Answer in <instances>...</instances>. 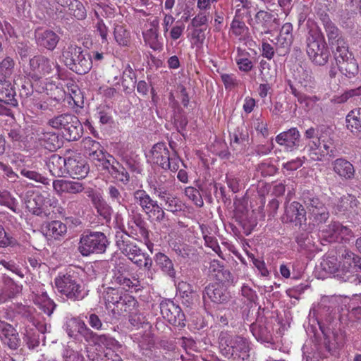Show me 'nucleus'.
<instances>
[{
    "mask_svg": "<svg viewBox=\"0 0 361 361\" xmlns=\"http://www.w3.org/2000/svg\"><path fill=\"white\" fill-rule=\"evenodd\" d=\"M48 124L53 128L63 130L68 140H77L82 133V126L77 116L62 114L50 118Z\"/></svg>",
    "mask_w": 361,
    "mask_h": 361,
    "instance_id": "obj_8",
    "label": "nucleus"
},
{
    "mask_svg": "<svg viewBox=\"0 0 361 361\" xmlns=\"http://www.w3.org/2000/svg\"><path fill=\"white\" fill-rule=\"evenodd\" d=\"M114 37L116 42L121 47H127L130 44V33L121 25H116L114 30Z\"/></svg>",
    "mask_w": 361,
    "mask_h": 361,
    "instance_id": "obj_57",
    "label": "nucleus"
},
{
    "mask_svg": "<svg viewBox=\"0 0 361 361\" xmlns=\"http://www.w3.org/2000/svg\"><path fill=\"white\" fill-rule=\"evenodd\" d=\"M306 27L307 30V54L314 64L324 66L330 56L324 37L314 20L308 18Z\"/></svg>",
    "mask_w": 361,
    "mask_h": 361,
    "instance_id": "obj_4",
    "label": "nucleus"
},
{
    "mask_svg": "<svg viewBox=\"0 0 361 361\" xmlns=\"http://www.w3.org/2000/svg\"><path fill=\"white\" fill-rule=\"evenodd\" d=\"M32 293L34 303L44 314L51 316L56 307V304L47 295L44 286H39L38 288L33 290Z\"/></svg>",
    "mask_w": 361,
    "mask_h": 361,
    "instance_id": "obj_25",
    "label": "nucleus"
},
{
    "mask_svg": "<svg viewBox=\"0 0 361 361\" xmlns=\"http://www.w3.org/2000/svg\"><path fill=\"white\" fill-rule=\"evenodd\" d=\"M250 54L245 49L238 48L235 61L241 72L248 73L253 68L254 63L250 59Z\"/></svg>",
    "mask_w": 361,
    "mask_h": 361,
    "instance_id": "obj_46",
    "label": "nucleus"
},
{
    "mask_svg": "<svg viewBox=\"0 0 361 361\" xmlns=\"http://www.w3.org/2000/svg\"><path fill=\"white\" fill-rule=\"evenodd\" d=\"M32 293L34 303L44 314L51 316L56 307V304L47 295L44 286H39L38 288L33 290Z\"/></svg>",
    "mask_w": 361,
    "mask_h": 361,
    "instance_id": "obj_24",
    "label": "nucleus"
},
{
    "mask_svg": "<svg viewBox=\"0 0 361 361\" xmlns=\"http://www.w3.org/2000/svg\"><path fill=\"white\" fill-rule=\"evenodd\" d=\"M300 133L297 128H290L280 133L276 137V142L288 152L296 149L300 143Z\"/></svg>",
    "mask_w": 361,
    "mask_h": 361,
    "instance_id": "obj_21",
    "label": "nucleus"
},
{
    "mask_svg": "<svg viewBox=\"0 0 361 361\" xmlns=\"http://www.w3.org/2000/svg\"><path fill=\"white\" fill-rule=\"evenodd\" d=\"M0 339L11 349H16L19 345L18 334L9 324L0 320Z\"/></svg>",
    "mask_w": 361,
    "mask_h": 361,
    "instance_id": "obj_30",
    "label": "nucleus"
},
{
    "mask_svg": "<svg viewBox=\"0 0 361 361\" xmlns=\"http://www.w3.org/2000/svg\"><path fill=\"white\" fill-rule=\"evenodd\" d=\"M303 202L307 210L310 219L317 225L326 222L329 217V212L324 204L310 192L303 193Z\"/></svg>",
    "mask_w": 361,
    "mask_h": 361,
    "instance_id": "obj_15",
    "label": "nucleus"
},
{
    "mask_svg": "<svg viewBox=\"0 0 361 361\" xmlns=\"http://www.w3.org/2000/svg\"><path fill=\"white\" fill-rule=\"evenodd\" d=\"M242 17L234 16L230 25V32L239 39H245L248 34V27L243 21Z\"/></svg>",
    "mask_w": 361,
    "mask_h": 361,
    "instance_id": "obj_54",
    "label": "nucleus"
},
{
    "mask_svg": "<svg viewBox=\"0 0 361 361\" xmlns=\"http://www.w3.org/2000/svg\"><path fill=\"white\" fill-rule=\"evenodd\" d=\"M0 205L5 206L15 213H19L18 202L7 190L0 191Z\"/></svg>",
    "mask_w": 361,
    "mask_h": 361,
    "instance_id": "obj_59",
    "label": "nucleus"
},
{
    "mask_svg": "<svg viewBox=\"0 0 361 361\" xmlns=\"http://www.w3.org/2000/svg\"><path fill=\"white\" fill-rule=\"evenodd\" d=\"M354 57L353 54L349 51L348 45L342 39H337V46L335 52L336 63L339 64Z\"/></svg>",
    "mask_w": 361,
    "mask_h": 361,
    "instance_id": "obj_56",
    "label": "nucleus"
},
{
    "mask_svg": "<svg viewBox=\"0 0 361 361\" xmlns=\"http://www.w3.org/2000/svg\"><path fill=\"white\" fill-rule=\"evenodd\" d=\"M34 328L27 331L25 335V341L30 349H34L37 347L40 343L44 345V334L50 331V324L43 321H33Z\"/></svg>",
    "mask_w": 361,
    "mask_h": 361,
    "instance_id": "obj_19",
    "label": "nucleus"
},
{
    "mask_svg": "<svg viewBox=\"0 0 361 361\" xmlns=\"http://www.w3.org/2000/svg\"><path fill=\"white\" fill-rule=\"evenodd\" d=\"M15 64L13 58L10 56L5 57L0 61V75L4 79L10 78L13 73Z\"/></svg>",
    "mask_w": 361,
    "mask_h": 361,
    "instance_id": "obj_60",
    "label": "nucleus"
},
{
    "mask_svg": "<svg viewBox=\"0 0 361 361\" xmlns=\"http://www.w3.org/2000/svg\"><path fill=\"white\" fill-rule=\"evenodd\" d=\"M319 236L328 243H348L354 238V233L350 226L332 221L319 230Z\"/></svg>",
    "mask_w": 361,
    "mask_h": 361,
    "instance_id": "obj_12",
    "label": "nucleus"
},
{
    "mask_svg": "<svg viewBox=\"0 0 361 361\" xmlns=\"http://www.w3.org/2000/svg\"><path fill=\"white\" fill-rule=\"evenodd\" d=\"M90 171V166L86 160L80 154H75L68 158L67 175L74 179L85 178Z\"/></svg>",
    "mask_w": 361,
    "mask_h": 361,
    "instance_id": "obj_20",
    "label": "nucleus"
},
{
    "mask_svg": "<svg viewBox=\"0 0 361 361\" xmlns=\"http://www.w3.org/2000/svg\"><path fill=\"white\" fill-rule=\"evenodd\" d=\"M62 56L65 65L79 75L91 69V61L86 59V52L80 47L71 44L63 51Z\"/></svg>",
    "mask_w": 361,
    "mask_h": 361,
    "instance_id": "obj_11",
    "label": "nucleus"
},
{
    "mask_svg": "<svg viewBox=\"0 0 361 361\" xmlns=\"http://www.w3.org/2000/svg\"><path fill=\"white\" fill-rule=\"evenodd\" d=\"M0 102L13 107L18 105L15 87L6 79H0Z\"/></svg>",
    "mask_w": 361,
    "mask_h": 361,
    "instance_id": "obj_35",
    "label": "nucleus"
},
{
    "mask_svg": "<svg viewBox=\"0 0 361 361\" xmlns=\"http://www.w3.org/2000/svg\"><path fill=\"white\" fill-rule=\"evenodd\" d=\"M221 353L233 361H250V342L247 338L228 331H221L218 338Z\"/></svg>",
    "mask_w": 361,
    "mask_h": 361,
    "instance_id": "obj_5",
    "label": "nucleus"
},
{
    "mask_svg": "<svg viewBox=\"0 0 361 361\" xmlns=\"http://www.w3.org/2000/svg\"><path fill=\"white\" fill-rule=\"evenodd\" d=\"M124 294L126 293H123L118 288L108 287L103 291L101 298L104 300L106 309L112 312L114 307L118 304Z\"/></svg>",
    "mask_w": 361,
    "mask_h": 361,
    "instance_id": "obj_37",
    "label": "nucleus"
},
{
    "mask_svg": "<svg viewBox=\"0 0 361 361\" xmlns=\"http://www.w3.org/2000/svg\"><path fill=\"white\" fill-rule=\"evenodd\" d=\"M307 154L313 161H321L326 155L334 156L335 146L331 129L325 126L310 128L305 133Z\"/></svg>",
    "mask_w": 361,
    "mask_h": 361,
    "instance_id": "obj_3",
    "label": "nucleus"
},
{
    "mask_svg": "<svg viewBox=\"0 0 361 361\" xmlns=\"http://www.w3.org/2000/svg\"><path fill=\"white\" fill-rule=\"evenodd\" d=\"M116 245L120 251L139 268L149 270L152 265V258L121 232L116 235Z\"/></svg>",
    "mask_w": 361,
    "mask_h": 361,
    "instance_id": "obj_7",
    "label": "nucleus"
},
{
    "mask_svg": "<svg viewBox=\"0 0 361 361\" xmlns=\"http://www.w3.org/2000/svg\"><path fill=\"white\" fill-rule=\"evenodd\" d=\"M148 183L154 194L160 200L164 201L171 195L162 184L156 181L154 178H150L148 180Z\"/></svg>",
    "mask_w": 361,
    "mask_h": 361,
    "instance_id": "obj_61",
    "label": "nucleus"
},
{
    "mask_svg": "<svg viewBox=\"0 0 361 361\" xmlns=\"http://www.w3.org/2000/svg\"><path fill=\"white\" fill-rule=\"evenodd\" d=\"M277 48H288L293 42V25L286 23L281 28L279 35L272 40Z\"/></svg>",
    "mask_w": 361,
    "mask_h": 361,
    "instance_id": "obj_39",
    "label": "nucleus"
},
{
    "mask_svg": "<svg viewBox=\"0 0 361 361\" xmlns=\"http://www.w3.org/2000/svg\"><path fill=\"white\" fill-rule=\"evenodd\" d=\"M146 329L145 331L140 330L133 336L134 341L137 343L143 354H147L145 351L150 350L154 345V338L149 330V327Z\"/></svg>",
    "mask_w": 361,
    "mask_h": 361,
    "instance_id": "obj_43",
    "label": "nucleus"
},
{
    "mask_svg": "<svg viewBox=\"0 0 361 361\" xmlns=\"http://www.w3.org/2000/svg\"><path fill=\"white\" fill-rule=\"evenodd\" d=\"M107 240L105 235L101 232H92L80 237L78 250L83 256L92 253H102L106 247Z\"/></svg>",
    "mask_w": 361,
    "mask_h": 361,
    "instance_id": "obj_14",
    "label": "nucleus"
},
{
    "mask_svg": "<svg viewBox=\"0 0 361 361\" xmlns=\"http://www.w3.org/2000/svg\"><path fill=\"white\" fill-rule=\"evenodd\" d=\"M35 39L38 46L53 51L56 47L60 37L53 30L38 29L35 31Z\"/></svg>",
    "mask_w": 361,
    "mask_h": 361,
    "instance_id": "obj_26",
    "label": "nucleus"
},
{
    "mask_svg": "<svg viewBox=\"0 0 361 361\" xmlns=\"http://www.w3.org/2000/svg\"><path fill=\"white\" fill-rule=\"evenodd\" d=\"M67 164L68 158L65 159L59 155L54 154L49 158L47 166L52 176L63 177L67 176Z\"/></svg>",
    "mask_w": 361,
    "mask_h": 361,
    "instance_id": "obj_36",
    "label": "nucleus"
},
{
    "mask_svg": "<svg viewBox=\"0 0 361 361\" xmlns=\"http://www.w3.org/2000/svg\"><path fill=\"white\" fill-rule=\"evenodd\" d=\"M67 90L65 91L69 95V98L71 99L75 105L79 106V102L82 99L81 92L78 86L73 82H68L66 84Z\"/></svg>",
    "mask_w": 361,
    "mask_h": 361,
    "instance_id": "obj_64",
    "label": "nucleus"
},
{
    "mask_svg": "<svg viewBox=\"0 0 361 361\" xmlns=\"http://www.w3.org/2000/svg\"><path fill=\"white\" fill-rule=\"evenodd\" d=\"M317 15L323 23L329 41L333 42L334 40H337L339 30L330 20L329 15L325 11H320V9L317 11Z\"/></svg>",
    "mask_w": 361,
    "mask_h": 361,
    "instance_id": "obj_47",
    "label": "nucleus"
},
{
    "mask_svg": "<svg viewBox=\"0 0 361 361\" xmlns=\"http://www.w3.org/2000/svg\"><path fill=\"white\" fill-rule=\"evenodd\" d=\"M228 298V293L219 283L208 285L203 294V299L205 302L210 300L214 303H224L227 301Z\"/></svg>",
    "mask_w": 361,
    "mask_h": 361,
    "instance_id": "obj_29",
    "label": "nucleus"
},
{
    "mask_svg": "<svg viewBox=\"0 0 361 361\" xmlns=\"http://www.w3.org/2000/svg\"><path fill=\"white\" fill-rule=\"evenodd\" d=\"M137 302L136 300L129 294H124L121 301L114 307L113 314L116 316L133 314L137 312Z\"/></svg>",
    "mask_w": 361,
    "mask_h": 361,
    "instance_id": "obj_32",
    "label": "nucleus"
},
{
    "mask_svg": "<svg viewBox=\"0 0 361 361\" xmlns=\"http://www.w3.org/2000/svg\"><path fill=\"white\" fill-rule=\"evenodd\" d=\"M135 202L141 207L143 212L153 221H161L165 218L163 208L157 201L154 200L144 190H137L133 194Z\"/></svg>",
    "mask_w": 361,
    "mask_h": 361,
    "instance_id": "obj_13",
    "label": "nucleus"
},
{
    "mask_svg": "<svg viewBox=\"0 0 361 361\" xmlns=\"http://www.w3.org/2000/svg\"><path fill=\"white\" fill-rule=\"evenodd\" d=\"M340 72L346 78L351 79L355 78L359 72V65L355 57L337 64Z\"/></svg>",
    "mask_w": 361,
    "mask_h": 361,
    "instance_id": "obj_53",
    "label": "nucleus"
},
{
    "mask_svg": "<svg viewBox=\"0 0 361 361\" xmlns=\"http://www.w3.org/2000/svg\"><path fill=\"white\" fill-rule=\"evenodd\" d=\"M92 202L98 214L106 220L109 221L111 219L113 209L99 195H94L92 197Z\"/></svg>",
    "mask_w": 361,
    "mask_h": 361,
    "instance_id": "obj_52",
    "label": "nucleus"
},
{
    "mask_svg": "<svg viewBox=\"0 0 361 361\" xmlns=\"http://www.w3.org/2000/svg\"><path fill=\"white\" fill-rule=\"evenodd\" d=\"M348 305V321L352 324L361 322V305L358 302L351 303V300Z\"/></svg>",
    "mask_w": 361,
    "mask_h": 361,
    "instance_id": "obj_62",
    "label": "nucleus"
},
{
    "mask_svg": "<svg viewBox=\"0 0 361 361\" xmlns=\"http://www.w3.org/2000/svg\"><path fill=\"white\" fill-rule=\"evenodd\" d=\"M61 68L56 61H51L43 55L35 56L30 60L27 76L35 82L48 80L53 77L61 78Z\"/></svg>",
    "mask_w": 361,
    "mask_h": 361,
    "instance_id": "obj_6",
    "label": "nucleus"
},
{
    "mask_svg": "<svg viewBox=\"0 0 361 361\" xmlns=\"http://www.w3.org/2000/svg\"><path fill=\"white\" fill-rule=\"evenodd\" d=\"M22 157L23 156L19 154L15 156V159L11 160V163L16 166L21 176L44 185H49L50 180L47 177L30 168L29 166L21 165V163L23 161Z\"/></svg>",
    "mask_w": 361,
    "mask_h": 361,
    "instance_id": "obj_22",
    "label": "nucleus"
},
{
    "mask_svg": "<svg viewBox=\"0 0 361 361\" xmlns=\"http://www.w3.org/2000/svg\"><path fill=\"white\" fill-rule=\"evenodd\" d=\"M293 78L304 87H312L314 85V78L311 70L302 66L296 67L293 72Z\"/></svg>",
    "mask_w": 361,
    "mask_h": 361,
    "instance_id": "obj_44",
    "label": "nucleus"
},
{
    "mask_svg": "<svg viewBox=\"0 0 361 361\" xmlns=\"http://www.w3.org/2000/svg\"><path fill=\"white\" fill-rule=\"evenodd\" d=\"M146 157L149 162L171 171H176L179 169L181 161L177 156H170L169 150L165 142H158L154 145L146 154Z\"/></svg>",
    "mask_w": 361,
    "mask_h": 361,
    "instance_id": "obj_10",
    "label": "nucleus"
},
{
    "mask_svg": "<svg viewBox=\"0 0 361 361\" xmlns=\"http://www.w3.org/2000/svg\"><path fill=\"white\" fill-rule=\"evenodd\" d=\"M160 312L163 318L170 324L183 327L185 326V315L180 307L169 299L161 300L159 304Z\"/></svg>",
    "mask_w": 361,
    "mask_h": 361,
    "instance_id": "obj_17",
    "label": "nucleus"
},
{
    "mask_svg": "<svg viewBox=\"0 0 361 361\" xmlns=\"http://www.w3.org/2000/svg\"><path fill=\"white\" fill-rule=\"evenodd\" d=\"M47 237L53 238L55 240H59L63 237L67 232V226L61 221H52L46 224L42 227Z\"/></svg>",
    "mask_w": 361,
    "mask_h": 361,
    "instance_id": "obj_42",
    "label": "nucleus"
},
{
    "mask_svg": "<svg viewBox=\"0 0 361 361\" xmlns=\"http://www.w3.org/2000/svg\"><path fill=\"white\" fill-rule=\"evenodd\" d=\"M123 234L139 241L143 243L147 249L152 252L154 244L150 241L149 238V230L147 224L141 218H137L134 221L128 223V230Z\"/></svg>",
    "mask_w": 361,
    "mask_h": 361,
    "instance_id": "obj_18",
    "label": "nucleus"
},
{
    "mask_svg": "<svg viewBox=\"0 0 361 361\" xmlns=\"http://www.w3.org/2000/svg\"><path fill=\"white\" fill-rule=\"evenodd\" d=\"M145 42L152 49L159 51L163 47V44L159 39V20L154 19L150 23V27L142 32Z\"/></svg>",
    "mask_w": 361,
    "mask_h": 361,
    "instance_id": "obj_31",
    "label": "nucleus"
},
{
    "mask_svg": "<svg viewBox=\"0 0 361 361\" xmlns=\"http://www.w3.org/2000/svg\"><path fill=\"white\" fill-rule=\"evenodd\" d=\"M94 341L101 348H106V352L121 351L122 348L118 341L109 335H97Z\"/></svg>",
    "mask_w": 361,
    "mask_h": 361,
    "instance_id": "obj_50",
    "label": "nucleus"
},
{
    "mask_svg": "<svg viewBox=\"0 0 361 361\" xmlns=\"http://www.w3.org/2000/svg\"><path fill=\"white\" fill-rule=\"evenodd\" d=\"M109 165L106 167L102 166L104 170L108 171L111 176L117 183H121L123 185L128 183L130 180V176L126 169L121 166L113 157V160H109Z\"/></svg>",
    "mask_w": 361,
    "mask_h": 361,
    "instance_id": "obj_34",
    "label": "nucleus"
},
{
    "mask_svg": "<svg viewBox=\"0 0 361 361\" xmlns=\"http://www.w3.org/2000/svg\"><path fill=\"white\" fill-rule=\"evenodd\" d=\"M332 170L341 180H353L355 175L353 164L345 158H337L332 163Z\"/></svg>",
    "mask_w": 361,
    "mask_h": 361,
    "instance_id": "obj_27",
    "label": "nucleus"
},
{
    "mask_svg": "<svg viewBox=\"0 0 361 361\" xmlns=\"http://www.w3.org/2000/svg\"><path fill=\"white\" fill-rule=\"evenodd\" d=\"M336 302L328 296L322 298L317 307L310 311L308 322L304 324L306 332L312 338L303 347V361H319L336 348L337 341L334 331Z\"/></svg>",
    "mask_w": 361,
    "mask_h": 361,
    "instance_id": "obj_1",
    "label": "nucleus"
},
{
    "mask_svg": "<svg viewBox=\"0 0 361 361\" xmlns=\"http://www.w3.org/2000/svg\"><path fill=\"white\" fill-rule=\"evenodd\" d=\"M185 195L197 207H202L204 202L200 191L194 187H187L185 189Z\"/></svg>",
    "mask_w": 361,
    "mask_h": 361,
    "instance_id": "obj_63",
    "label": "nucleus"
},
{
    "mask_svg": "<svg viewBox=\"0 0 361 361\" xmlns=\"http://www.w3.org/2000/svg\"><path fill=\"white\" fill-rule=\"evenodd\" d=\"M95 18L97 22L94 23V28L96 35L101 38L102 43L108 44L109 28L104 20L99 16V11L95 10Z\"/></svg>",
    "mask_w": 361,
    "mask_h": 361,
    "instance_id": "obj_58",
    "label": "nucleus"
},
{
    "mask_svg": "<svg viewBox=\"0 0 361 361\" xmlns=\"http://www.w3.org/2000/svg\"><path fill=\"white\" fill-rule=\"evenodd\" d=\"M306 212L298 202H293L286 207L283 220L301 225L306 220Z\"/></svg>",
    "mask_w": 361,
    "mask_h": 361,
    "instance_id": "obj_28",
    "label": "nucleus"
},
{
    "mask_svg": "<svg viewBox=\"0 0 361 361\" xmlns=\"http://www.w3.org/2000/svg\"><path fill=\"white\" fill-rule=\"evenodd\" d=\"M54 284L57 290L68 299L80 300L86 295L80 280L75 275L59 274L54 279Z\"/></svg>",
    "mask_w": 361,
    "mask_h": 361,
    "instance_id": "obj_9",
    "label": "nucleus"
},
{
    "mask_svg": "<svg viewBox=\"0 0 361 361\" xmlns=\"http://www.w3.org/2000/svg\"><path fill=\"white\" fill-rule=\"evenodd\" d=\"M53 188L56 194L61 195L63 193L78 194L83 191L85 187L82 183L63 179L53 181Z\"/></svg>",
    "mask_w": 361,
    "mask_h": 361,
    "instance_id": "obj_33",
    "label": "nucleus"
},
{
    "mask_svg": "<svg viewBox=\"0 0 361 361\" xmlns=\"http://www.w3.org/2000/svg\"><path fill=\"white\" fill-rule=\"evenodd\" d=\"M82 146L90 159L96 166L106 167L110 164L109 160H113V156L104 151L100 143L90 137L82 140Z\"/></svg>",
    "mask_w": 361,
    "mask_h": 361,
    "instance_id": "obj_16",
    "label": "nucleus"
},
{
    "mask_svg": "<svg viewBox=\"0 0 361 361\" xmlns=\"http://www.w3.org/2000/svg\"><path fill=\"white\" fill-rule=\"evenodd\" d=\"M345 123L348 130L361 138V108L351 110L345 117Z\"/></svg>",
    "mask_w": 361,
    "mask_h": 361,
    "instance_id": "obj_38",
    "label": "nucleus"
},
{
    "mask_svg": "<svg viewBox=\"0 0 361 361\" xmlns=\"http://www.w3.org/2000/svg\"><path fill=\"white\" fill-rule=\"evenodd\" d=\"M58 4L62 6H68L70 13L76 19L82 20L86 18V9L79 0H59Z\"/></svg>",
    "mask_w": 361,
    "mask_h": 361,
    "instance_id": "obj_45",
    "label": "nucleus"
},
{
    "mask_svg": "<svg viewBox=\"0 0 361 361\" xmlns=\"http://www.w3.org/2000/svg\"><path fill=\"white\" fill-rule=\"evenodd\" d=\"M154 261L161 270L171 278H174L176 271L171 259L165 254L158 252L154 255Z\"/></svg>",
    "mask_w": 361,
    "mask_h": 361,
    "instance_id": "obj_49",
    "label": "nucleus"
},
{
    "mask_svg": "<svg viewBox=\"0 0 361 361\" xmlns=\"http://www.w3.org/2000/svg\"><path fill=\"white\" fill-rule=\"evenodd\" d=\"M66 332L68 335L75 339L78 335L85 336L87 334H92V332L87 327L85 322L80 319H71L66 324Z\"/></svg>",
    "mask_w": 361,
    "mask_h": 361,
    "instance_id": "obj_40",
    "label": "nucleus"
},
{
    "mask_svg": "<svg viewBox=\"0 0 361 361\" xmlns=\"http://www.w3.org/2000/svg\"><path fill=\"white\" fill-rule=\"evenodd\" d=\"M209 273L211 276L219 283L227 280L229 275V272L224 270L223 264L216 259H214L209 263Z\"/></svg>",
    "mask_w": 361,
    "mask_h": 361,
    "instance_id": "obj_55",
    "label": "nucleus"
},
{
    "mask_svg": "<svg viewBox=\"0 0 361 361\" xmlns=\"http://www.w3.org/2000/svg\"><path fill=\"white\" fill-rule=\"evenodd\" d=\"M250 331L257 341L261 343H270L272 336L271 331L260 322L253 323L250 326Z\"/></svg>",
    "mask_w": 361,
    "mask_h": 361,
    "instance_id": "obj_48",
    "label": "nucleus"
},
{
    "mask_svg": "<svg viewBox=\"0 0 361 361\" xmlns=\"http://www.w3.org/2000/svg\"><path fill=\"white\" fill-rule=\"evenodd\" d=\"M320 267L326 273L333 274L341 281L361 283V257L348 249L341 250L337 257L326 255Z\"/></svg>",
    "mask_w": 361,
    "mask_h": 361,
    "instance_id": "obj_2",
    "label": "nucleus"
},
{
    "mask_svg": "<svg viewBox=\"0 0 361 361\" xmlns=\"http://www.w3.org/2000/svg\"><path fill=\"white\" fill-rule=\"evenodd\" d=\"M40 144L44 148L54 152L60 147L61 142L59 135L53 132H44L39 137Z\"/></svg>",
    "mask_w": 361,
    "mask_h": 361,
    "instance_id": "obj_51",
    "label": "nucleus"
},
{
    "mask_svg": "<svg viewBox=\"0 0 361 361\" xmlns=\"http://www.w3.org/2000/svg\"><path fill=\"white\" fill-rule=\"evenodd\" d=\"M121 269L122 267H118L113 271L111 283L118 285L121 289L126 291H137L140 290V282L138 279L135 277L128 278Z\"/></svg>",
    "mask_w": 361,
    "mask_h": 361,
    "instance_id": "obj_23",
    "label": "nucleus"
},
{
    "mask_svg": "<svg viewBox=\"0 0 361 361\" xmlns=\"http://www.w3.org/2000/svg\"><path fill=\"white\" fill-rule=\"evenodd\" d=\"M37 207L33 208L32 213L35 215L42 217H49L51 212L48 207H55L58 203V200L55 198H46L42 200V196L38 195L35 199Z\"/></svg>",
    "mask_w": 361,
    "mask_h": 361,
    "instance_id": "obj_41",
    "label": "nucleus"
}]
</instances>
